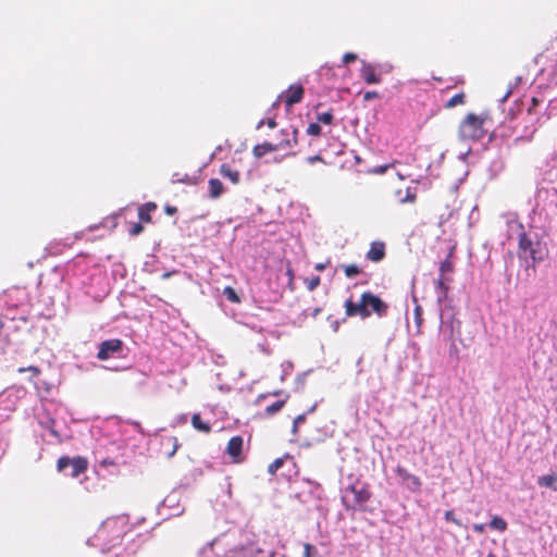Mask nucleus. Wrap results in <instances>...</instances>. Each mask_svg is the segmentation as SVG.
I'll list each match as a JSON object with an SVG mask.
<instances>
[{
  "label": "nucleus",
  "mask_w": 557,
  "mask_h": 557,
  "mask_svg": "<svg viewBox=\"0 0 557 557\" xmlns=\"http://www.w3.org/2000/svg\"><path fill=\"white\" fill-rule=\"evenodd\" d=\"M345 314L349 318H369L372 313L384 317L387 313L388 305L371 292H363L360 301L355 302L351 298L345 301Z\"/></svg>",
  "instance_id": "obj_1"
},
{
  "label": "nucleus",
  "mask_w": 557,
  "mask_h": 557,
  "mask_svg": "<svg viewBox=\"0 0 557 557\" xmlns=\"http://www.w3.org/2000/svg\"><path fill=\"white\" fill-rule=\"evenodd\" d=\"M372 492L370 485L360 480L347 485L342 491V504L347 510H366L367 503L371 499Z\"/></svg>",
  "instance_id": "obj_2"
},
{
  "label": "nucleus",
  "mask_w": 557,
  "mask_h": 557,
  "mask_svg": "<svg viewBox=\"0 0 557 557\" xmlns=\"http://www.w3.org/2000/svg\"><path fill=\"white\" fill-rule=\"evenodd\" d=\"M487 114L468 113L458 126V138L463 143L478 141L486 134Z\"/></svg>",
  "instance_id": "obj_3"
},
{
  "label": "nucleus",
  "mask_w": 557,
  "mask_h": 557,
  "mask_svg": "<svg viewBox=\"0 0 557 557\" xmlns=\"http://www.w3.org/2000/svg\"><path fill=\"white\" fill-rule=\"evenodd\" d=\"M546 249L539 240H533L525 232L519 234L518 240V256L520 259L532 260V267L544 260L546 257Z\"/></svg>",
  "instance_id": "obj_4"
},
{
  "label": "nucleus",
  "mask_w": 557,
  "mask_h": 557,
  "mask_svg": "<svg viewBox=\"0 0 557 557\" xmlns=\"http://www.w3.org/2000/svg\"><path fill=\"white\" fill-rule=\"evenodd\" d=\"M88 459L84 456H75L70 458L67 456H61L57 460L58 472H63L67 467H71V478L76 479L81 474L85 473L88 469Z\"/></svg>",
  "instance_id": "obj_5"
},
{
  "label": "nucleus",
  "mask_w": 557,
  "mask_h": 557,
  "mask_svg": "<svg viewBox=\"0 0 557 557\" xmlns=\"http://www.w3.org/2000/svg\"><path fill=\"white\" fill-rule=\"evenodd\" d=\"M124 349V343L120 338L103 341L99 344L97 358L101 361L120 356Z\"/></svg>",
  "instance_id": "obj_6"
},
{
  "label": "nucleus",
  "mask_w": 557,
  "mask_h": 557,
  "mask_svg": "<svg viewBox=\"0 0 557 557\" xmlns=\"http://www.w3.org/2000/svg\"><path fill=\"white\" fill-rule=\"evenodd\" d=\"M298 129L294 126H288L280 131L281 139L276 143L278 150H288L298 146Z\"/></svg>",
  "instance_id": "obj_7"
},
{
  "label": "nucleus",
  "mask_w": 557,
  "mask_h": 557,
  "mask_svg": "<svg viewBox=\"0 0 557 557\" xmlns=\"http://www.w3.org/2000/svg\"><path fill=\"white\" fill-rule=\"evenodd\" d=\"M244 438L240 435H236L230 438L225 454L228 455L234 463H240L245 460L243 454Z\"/></svg>",
  "instance_id": "obj_8"
},
{
  "label": "nucleus",
  "mask_w": 557,
  "mask_h": 557,
  "mask_svg": "<svg viewBox=\"0 0 557 557\" xmlns=\"http://www.w3.org/2000/svg\"><path fill=\"white\" fill-rule=\"evenodd\" d=\"M460 327L461 322L456 319L455 317H451L448 321L443 322V335L444 337L451 343V347L457 350L456 347V335L460 334Z\"/></svg>",
  "instance_id": "obj_9"
},
{
  "label": "nucleus",
  "mask_w": 557,
  "mask_h": 557,
  "mask_svg": "<svg viewBox=\"0 0 557 557\" xmlns=\"http://www.w3.org/2000/svg\"><path fill=\"white\" fill-rule=\"evenodd\" d=\"M305 89L300 84H294L288 87L285 91L284 102L287 109L292 108L294 104L301 102L304 98Z\"/></svg>",
  "instance_id": "obj_10"
},
{
  "label": "nucleus",
  "mask_w": 557,
  "mask_h": 557,
  "mask_svg": "<svg viewBox=\"0 0 557 557\" xmlns=\"http://www.w3.org/2000/svg\"><path fill=\"white\" fill-rule=\"evenodd\" d=\"M360 76L369 85L380 84L382 82V77L380 74L376 73L375 66L364 61L362 62Z\"/></svg>",
  "instance_id": "obj_11"
},
{
  "label": "nucleus",
  "mask_w": 557,
  "mask_h": 557,
  "mask_svg": "<svg viewBox=\"0 0 557 557\" xmlns=\"http://www.w3.org/2000/svg\"><path fill=\"white\" fill-rule=\"evenodd\" d=\"M367 259L372 262H380L385 257V245L382 242H373L366 255Z\"/></svg>",
  "instance_id": "obj_12"
},
{
  "label": "nucleus",
  "mask_w": 557,
  "mask_h": 557,
  "mask_svg": "<svg viewBox=\"0 0 557 557\" xmlns=\"http://www.w3.org/2000/svg\"><path fill=\"white\" fill-rule=\"evenodd\" d=\"M395 472L404 482H409L413 486L414 490L420 488V486H421L420 479L417 475L409 473L406 468L398 466L395 469Z\"/></svg>",
  "instance_id": "obj_13"
},
{
  "label": "nucleus",
  "mask_w": 557,
  "mask_h": 557,
  "mask_svg": "<svg viewBox=\"0 0 557 557\" xmlns=\"http://www.w3.org/2000/svg\"><path fill=\"white\" fill-rule=\"evenodd\" d=\"M274 151H278V148L276 147V143L273 144L270 141H264L262 144H258L252 148V154L257 159H260V158L264 157L265 154L274 152Z\"/></svg>",
  "instance_id": "obj_14"
},
{
  "label": "nucleus",
  "mask_w": 557,
  "mask_h": 557,
  "mask_svg": "<svg viewBox=\"0 0 557 557\" xmlns=\"http://www.w3.org/2000/svg\"><path fill=\"white\" fill-rule=\"evenodd\" d=\"M157 209V205L152 201L146 202L138 208V218L143 223L151 222V212Z\"/></svg>",
  "instance_id": "obj_15"
},
{
  "label": "nucleus",
  "mask_w": 557,
  "mask_h": 557,
  "mask_svg": "<svg viewBox=\"0 0 557 557\" xmlns=\"http://www.w3.org/2000/svg\"><path fill=\"white\" fill-rule=\"evenodd\" d=\"M220 174L231 181L233 184H238L240 180V174L237 170L232 169L227 163H223L220 166Z\"/></svg>",
  "instance_id": "obj_16"
},
{
  "label": "nucleus",
  "mask_w": 557,
  "mask_h": 557,
  "mask_svg": "<svg viewBox=\"0 0 557 557\" xmlns=\"http://www.w3.org/2000/svg\"><path fill=\"white\" fill-rule=\"evenodd\" d=\"M537 484L541 487H546V488H550L553 491H557V474L548 473V474L542 475L537 479Z\"/></svg>",
  "instance_id": "obj_17"
},
{
  "label": "nucleus",
  "mask_w": 557,
  "mask_h": 557,
  "mask_svg": "<svg viewBox=\"0 0 557 557\" xmlns=\"http://www.w3.org/2000/svg\"><path fill=\"white\" fill-rule=\"evenodd\" d=\"M191 425L195 430L209 434L211 432V425L208 422L202 421L200 413H194L191 416Z\"/></svg>",
  "instance_id": "obj_18"
},
{
  "label": "nucleus",
  "mask_w": 557,
  "mask_h": 557,
  "mask_svg": "<svg viewBox=\"0 0 557 557\" xmlns=\"http://www.w3.org/2000/svg\"><path fill=\"white\" fill-rule=\"evenodd\" d=\"M209 196L210 198L212 199H216L219 198L223 191H224V186L222 184V182L218 178H210L209 180Z\"/></svg>",
  "instance_id": "obj_19"
},
{
  "label": "nucleus",
  "mask_w": 557,
  "mask_h": 557,
  "mask_svg": "<svg viewBox=\"0 0 557 557\" xmlns=\"http://www.w3.org/2000/svg\"><path fill=\"white\" fill-rule=\"evenodd\" d=\"M288 399V395L284 399L276 400L275 403L271 404L270 406H267L264 409V414L267 417L274 416L278 411L282 410V408L285 406L286 401Z\"/></svg>",
  "instance_id": "obj_20"
},
{
  "label": "nucleus",
  "mask_w": 557,
  "mask_h": 557,
  "mask_svg": "<svg viewBox=\"0 0 557 557\" xmlns=\"http://www.w3.org/2000/svg\"><path fill=\"white\" fill-rule=\"evenodd\" d=\"M466 102V95L463 92H459L455 96H453L445 104V109H453L457 106L465 104Z\"/></svg>",
  "instance_id": "obj_21"
},
{
  "label": "nucleus",
  "mask_w": 557,
  "mask_h": 557,
  "mask_svg": "<svg viewBox=\"0 0 557 557\" xmlns=\"http://www.w3.org/2000/svg\"><path fill=\"white\" fill-rule=\"evenodd\" d=\"M342 268H343L345 276L347 278H352L362 272L361 268L355 263L345 264V265H342Z\"/></svg>",
  "instance_id": "obj_22"
},
{
  "label": "nucleus",
  "mask_w": 557,
  "mask_h": 557,
  "mask_svg": "<svg viewBox=\"0 0 557 557\" xmlns=\"http://www.w3.org/2000/svg\"><path fill=\"white\" fill-rule=\"evenodd\" d=\"M301 557H323L318 547L310 543L304 544V553Z\"/></svg>",
  "instance_id": "obj_23"
},
{
  "label": "nucleus",
  "mask_w": 557,
  "mask_h": 557,
  "mask_svg": "<svg viewBox=\"0 0 557 557\" xmlns=\"http://www.w3.org/2000/svg\"><path fill=\"white\" fill-rule=\"evenodd\" d=\"M117 524L116 520H107L101 524V527L98 530V536L104 537L109 531L113 530Z\"/></svg>",
  "instance_id": "obj_24"
},
{
  "label": "nucleus",
  "mask_w": 557,
  "mask_h": 557,
  "mask_svg": "<svg viewBox=\"0 0 557 557\" xmlns=\"http://www.w3.org/2000/svg\"><path fill=\"white\" fill-rule=\"evenodd\" d=\"M490 527L499 532H504L507 529V522L503 518L495 516L490 521Z\"/></svg>",
  "instance_id": "obj_25"
},
{
  "label": "nucleus",
  "mask_w": 557,
  "mask_h": 557,
  "mask_svg": "<svg viewBox=\"0 0 557 557\" xmlns=\"http://www.w3.org/2000/svg\"><path fill=\"white\" fill-rule=\"evenodd\" d=\"M453 271H454V263L451 262V260L448 256L440 264V275L446 276V273H451Z\"/></svg>",
  "instance_id": "obj_26"
},
{
  "label": "nucleus",
  "mask_w": 557,
  "mask_h": 557,
  "mask_svg": "<svg viewBox=\"0 0 557 557\" xmlns=\"http://www.w3.org/2000/svg\"><path fill=\"white\" fill-rule=\"evenodd\" d=\"M223 295L226 297L227 300H230L231 302L233 304H238L240 302V298L239 296L237 295V293L235 292V289L231 286H226L224 289H223Z\"/></svg>",
  "instance_id": "obj_27"
},
{
  "label": "nucleus",
  "mask_w": 557,
  "mask_h": 557,
  "mask_svg": "<svg viewBox=\"0 0 557 557\" xmlns=\"http://www.w3.org/2000/svg\"><path fill=\"white\" fill-rule=\"evenodd\" d=\"M450 281H451V278L442 276V275H440L438 280L436 281V286L438 289L442 290L443 297H446L447 292H448V285L446 284V282H450Z\"/></svg>",
  "instance_id": "obj_28"
},
{
  "label": "nucleus",
  "mask_w": 557,
  "mask_h": 557,
  "mask_svg": "<svg viewBox=\"0 0 557 557\" xmlns=\"http://www.w3.org/2000/svg\"><path fill=\"white\" fill-rule=\"evenodd\" d=\"M333 119H334V115H333V113L331 111L320 113L317 116L318 122L319 123H323L325 125L332 124Z\"/></svg>",
  "instance_id": "obj_29"
},
{
  "label": "nucleus",
  "mask_w": 557,
  "mask_h": 557,
  "mask_svg": "<svg viewBox=\"0 0 557 557\" xmlns=\"http://www.w3.org/2000/svg\"><path fill=\"white\" fill-rule=\"evenodd\" d=\"M164 441L168 444H171V446H172V449H171V451H169L168 456L169 457H173L175 455L176 450L180 447L177 437L176 436H171V437L165 438Z\"/></svg>",
  "instance_id": "obj_30"
},
{
  "label": "nucleus",
  "mask_w": 557,
  "mask_h": 557,
  "mask_svg": "<svg viewBox=\"0 0 557 557\" xmlns=\"http://www.w3.org/2000/svg\"><path fill=\"white\" fill-rule=\"evenodd\" d=\"M284 465V459L283 458H276L273 462H271L268 467V472L270 474H275L276 471L282 468Z\"/></svg>",
  "instance_id": "obj_31"
},
{
  "label": "nucleus",
  "mask_w": 557,
  "mask_h": 557,
  "mask_svg": "<svg viewBox=\"0 0 557 557\" xmlns=\"http://www.w3.org/2000/svg\"><path fill=\"white\" fill-rule=\"evenodd\" d=\"M17 372L18 373L29 372V373H32V377H38L41 373L40 369L35 366H29L26 368H18Z\"/></svg>",
  "instance_id": "obj_32"
},
{
  "label": "nucleus",
  "mask_w": 557,
  "mask_h": 557,
  "mask_svg": "<svg viewBox=\"0 0 557 557\" xmlns=\"http://www.w3.org/2000/svg\"><path fill=\"white\" fill-rule=\"evenodd\" d=\"M321 126L318 123H310L307 127V134L310 136H319L321 134Z\"/></svg>",
  "instance_id": "obj_33"
},
{
  "label": "nucleus",
  "mask_w": 557,
  "mask_h": 557,
  "mask_svg": "<svg viewBox=\"0 0 557 557\" xmlns=\"http://www.w3.org/2000/svg\"><path fill=\"white\" fill-rule=\"evenodd\" d=\"M141 223L143 222H136L132 224V227L128 231L131 236H138L144 232V226Z\"/></svg>",
  "instance_id": "obj_34"
},
{
  "label": "nucleus",
  "mask_w": 557,
  "mask_h": 557,
  "mask_svg": "<svg viewBox=\"0 0 557 557\" xmlns=\"http://www.w3.org/2000/svg\"><path fill=\"white\" fill-rule=\"evenodd\" d=\"M321 283L320 276H313L309 280H306L307 288L312 292Z\"/></svg>",
  "instance_id": "obj_35"
},
{
  "label": "nucleus",
  "mask_w": 557,
  "mask_h": 557,
  "mask_svg": "<svg viewBox=\"0 0 557 557\" xmlns=\"http://www.w3.org/2000/svg\"><path fill=\"white\" fill-rule=\"evenodd\" d=\"M445 520L448 521V522H451L456 525H461V522L460 520H458L456 517H455V513L453 510H447L445 512Z\"/></svg>",
  "instance_id": "obj_36"
},
{
  "label": "nucleus",
  "mask_w": 557,
  "mask_h": 557,
  "mask_svg": "<svg viewBox=\"0 0 557 557\" xmlns=\"http://www.w3.org/2000/svg\"><path fill=\"white\" fill-rule=\"evenodd\" d=\"M542 102L541 99L536 98V97H533L531 99V103L530 106L528 107V113L529 114H534L535 113V109L536 107Z\"/></svg>",
  "instance_id": "obj_37"
},
{
  "label": "nucleus",
  "mask_w": 557,
  "mask_h": 557,
  "mask_svg": "<svg viewBox=\"0 0 557 557\" xmlns=\"http://www.w3.org/2000/svg\"><path fill=\"white\" fill-rule=\"evenodd\" d=\"M263 124H267L269 128H275L277 125L276 120L274 117H269L267 121L261 120L257 127L260 128Z\"/></svg>",
  "instance_id": "obj_38"
},
{
  "label": "nucleus",
  "mask_w": 557,
  "mask_h": 557,
  "mask_svg": "<svg viewBox=\"0 0 557 557\" xmlns=\"http://www.w3.org/2000/svg\"><path fill=\"white\" fill-rule=\"evenodd\" d=\"M357 60V54L352 53V52H347L343 55V63L344 64H348V63H351V62H355Z\"/></svg>",
  "instance_id": "obj_39"
},
{
  "label": "nucleus",
  "mask_w": 557,
  "mask_h": 557,
  "mask_svg": "<svg viewBox=\"0 0 557 557\" xmlns=\"http://www.w3.org/2000/svg\"><path fill=\"white\" fill-rule=\"evenodd\" d=\"M379 97V94L376 91H366L363 94V100L364 101H370L374 98H377Z\"/></svg>",
  "instance_id": "obj_40"
},
{
  "label": "nucleus",
  "mask_w": 557,
  "mask_h": 557,
  "mask_svg": "<svg viewBox=\"0 0 557 557\" xmlns=\"http://www.w3.org/2000/svg\"><path fill=\"white\" fill-rule=\"evenodd\" d=\"M414 315H416V321H417V324L420 325L421 322H422V309L420 306H417L414 308Z\"/></svg>",
  "instance_id": "obj_41"
},
{
  "label": "nucleus",
  "mask_w": 557,
  "mask_h": 557,
  "mask_svg": "<svg viewBox=\"0 0 557 557\" xmlns=\"http://www.w3.org/2000/svg\"><path fill=\"white\" fill-rule=\"evenodd\" d=\"M392 166H394V163L393 164L380 165V166L374 169V173L383 174V173H385L387 171L388 168H392Z\"/></svg>",
  "instance_id": "obj_42"
},
{
  "label": "nucleus",
  "mask_w": 557,
  "mask_h": 557,
  "mask_svg": "<svg viewBox=\"0 0 557 557\" xmlns=\"http://www.w3.org/2000/svg\"><path fill=\"white\" fill-rule=\"evenodd\" d=\"M308 163H314V162H324L323 158L320 154L311 156L307 158Z\"/></svg>",
  "instance_id": "obj_43"
},
{
  "label": "nucleus",
  "mask_w": 557,
  "mask_h": 557,
  "mask_svg": "<svg viewBox=\"0 0 557 557\" xmlns=\"http://www.w3.org/2000/svg\"><path fill=\"white\" fill-rule=\"evenodd\" d=\"M306 418H307V417H306V413L298 414V416L294 419L295 424H299V425H300V424L305 423Z\"/></svg>",
  "instance_id": "obj_44"
},
{
  "label": "nucleus",
  "mask_w": 557,
  "mask_h": 557,
  "mask_svg": "<svg viewBox=\"0 0 557 557\" xmlns=\"http://www.w3.org/2000/svg\"><path fill=\"white\" fill-rule=\"evenodd\" d=\"M327 264H329V261H326V262H320V263H317V264L314 265V269H315L318 272H322V271H324V270H325V268L327 267Z\"/></svg>",
  "instance_id": "obj_45"
},
{
  "label": "nucleus",
  "mask_w": 557,
  "mask_h": 557,
  "mask_svg": "<svg viewBox=\"0 0 557 557\" xmlns=\"http://www.w3.org/2000/svg\"><path fill=\"white\" fill-rule=\"evenodd\" d=\"M473 530L478 533H483L485 531V524H474Z\"/></svg>",
  "instance_id": "obj_46"
},
{
  "label": "nucleus",
  "mask_w": 557,
  "mask_h": 557,
  "mask_svg": "<svg viewBox=\"0 0 557 557\" xmlns=\"http://www.w3.org/2000/svg\"><path fill=\"white\" fill-rule=\"evenodd\" d=\"M281 394V391H275L273 393H269V395H272V396H277ZM268 396V394H261L258 398V400H261V399H264L265 397Z\"/></svg>",
  "instance_id": "obj_47"
},
{
  "label": "nucleus",
  "mask_w": 557,
  "mask_h": 557,
  "mask_svg": "<svg viewBox=\"0 0 557 557\" xmlns=\"http://www.w3.org/2000/svg\"><path fill=\"white\" fill-rule=\"evenodd\" d=\"M176 211H177V209L175 207H171V206L165 207V212L168 214H174V213H176Z\"/></svg>",
  "instance_id": "obj_48"
},
{
  "label": "nucleus",
  "mask_w": 557,
  "mask_h": 557,
  "mask_svg": "<svg viewBox=\"0 0 557 557\" xmlns=\"http://www.w3.org/2000/svg\"><path fill=\"white\" fill-rule=\"evenodd\" d=\"M49 431H50V434H51L52 436H54V437H57L59 441H61L60 433H59L55 429L50 428V430H49Z\"/></svg>",
  "instance_id": "obj_49"
},
{
  "label": "nucleus",
  "mask_w": 557,
  "mask_h": 557,
  "mask_svg": "<svg viewBox=\"0 0 557 557\" xmlns=\"http://www.w3.org/2000/svg\"><path fill=\"white\" fill-rule=\"evenodd\" d=\"M176 273V271H172V272H164L162 274V278L165 280V278H169L172 274Z\"/></svg>",
  "instance_id": "obj_50"
},
{
  "label": "nucleus",
  "mask_w": 557,
  "mask_h": 557,
  "mask_svg": "<svg viewBox=\"0 0 557 557\" xmlns=\"http://www.w3.org/2000/svg\"><path fill=\"white\" fill-rule=\"evenodd\" d=\"M299 424H295V421H293V433L296 434L298 432Z\"/></svg>",
  "instance_id": "obj_51"
},
{
  "label": "nucleus",
  "mask_w": 557,
  "mask_h": 557,
  "mask_svg": "<svg viewBox=\"0 0 557 557\" xmlns=\"http://www.w3.org/2000/svg\"><path fill=\"white\" fill-rule=\"evenodd\" d=\"M101 465H103V466H112V465H114V462H113V461H110V460L104 459V460H102V461H101Z\"/></svg>",
  "instance_id": "obj_52"
},
{
  "label": "nucleus",
  "mask_w": 557,
  "mask_h": 557,
  "mask_svg": "<svg viewBox=\"0 0 557 557\" xmlns=\"http://www.w3.org/2000/svg\"><path fill=\"white\" fill-rule=\"evenodd\" d=\"M287 274L290 278V281L294 278V273H293V270L290 268L287 269Z\"/></svg>",
  "instance_id": "obj_53"
},
{
  "label": "nucleus",
  "mask_w": 557,
  "mask_h": 557,
  "mask_svg": "<svg viewBox=\"0 0 557 557\" xmlns=\"http://www.w3.org/2000/svg\"><path fill=\"white\" fill-rule=\"evenodd\" d=\"M406 200H409V201L413 202L416 200V195H408Z\"/></svg>",
  "instance_id": "obj_54"
},
{
  "label": "nucleus",
  "mask_w": 557,
  "mask_h": 557,
  "mask_svg": "<svg viewBox=\"0 0 557 557\" xmlns=\"http://www.w3.org/2000/svg\"><path fill=\"white\" fill-rule=\"evenodd\" d=\"M120 539H121V534L119 533V534H116V535L112 539V541H116V540H120Z\"/></svg>",
  "instance_id": "obj_55"
},
{
  "label": "nucleus",
  "mask_w": 557,
  "mask_h": 557,
  "mask_svg": "<svg viewBox=\"0 0 557 557\" xmlns=\"http://www.w3.org/2000/svg\"><path fill=\"white\" fill-rule=\"evenodd\" d=\"M314 409H315V406L313 405V406L309 409V412L314 411Z\"/></svg>",
  "instance_id": "obj_56"
}]
</instances>
